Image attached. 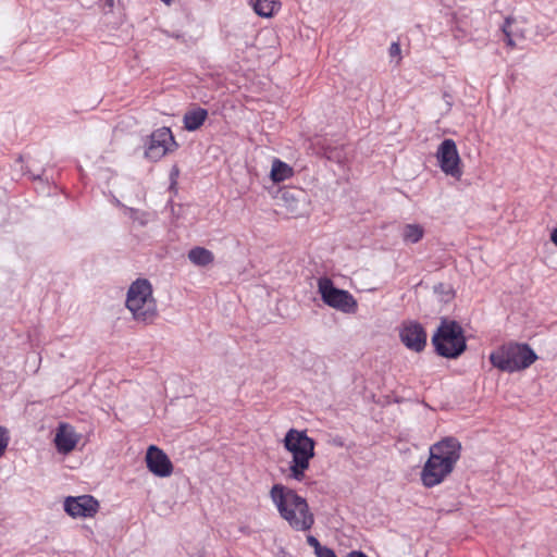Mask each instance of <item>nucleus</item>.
Wrapping results in <instances>:
<instances>
[{
    "label": "nucleus",
    "instance_id": "nucleus-1",
    "mask_svg": "<svg viewBox=\"0 0 557 557\" xmlns=\"http://www.w3.org/2000/svg\"><path fill=\"white\" fill-rule=\"evenodd\" d=\"M430 456L422 467L420 480L431 488L443 483L460 459L461 444L455 437H445L430 446Z\"/></svg>",
    "mask_w": 557,
    "mask_h": 557
},
{
    "label": "nucleus",
    "instance_id": "nucleus-2",
    "mask_svg": "<svg viewBox=\"0 0 557 557\" xmlns=\"http://www.w3.org/2000/svg\"><path fill=\"white\" fill-rule=\"evenodd\" d=\"M270 496L280 516L296 531H308L314 523V517L307 500L294 490L282 484H275Z\"/></svg>",
    "mask_w": 557,
    "mask_h": 557
},
{
    "label": "nucleus",
    "instance_id": "nucleus-3",
    "mask_svg": "<svg viewBox=\"0 0 557 557\" xmlns=\"http://www.w3.org/2000/svg\"><path fill=\"white\" fill-rule=\"evenodd\" d=\"M284 448L292 455L289 478L302 481L314 456V441L306 432L290 429L283 440Z\"/></svg>",
    "mask_w": 557,
    "mask_h": 557
},
{
    "label": "nucleus",
    "instance_id": "nucleus-4",
    "mask_svg": "<svg viewBox=\"0 0 557 557\" xmlns=\"http://www.w3.org/2000/svg\"><path fill=\"white\" fill-rule=\"evenodd\" d=\"M125 306L137 322L151 324L158 318L157 301L152 295V286L147 278H137L131 284Z\"/></svg>",
    "mask_w": 557,
    "mask_h": 557
},
{
    "label": "nucleus",
    "instance_id": "nucleus-5",
    "mask_svg": "<svg viewBox=\"0 0 557 557\" xmlns=\"http://www.w3.org/2000/svg\"><path fill=\"white\" fill-rule=\"evenodd\" d=\"M536 358L535 352L525 344H509L490 355V361L495 368L509 373L529 368Z\"/></svg>",
    "mask_w": 557,
    "mask_h": 557
},
{
    "label": "nucleus",
    "instance_id": "nucleus-6",
    "mask_svg": "<svg viewBox=\"0 0 557 557\" xmlns=\"http://www.w3.org/2000/svg\"><path fill=\"white\" fill-rule=\"evenodd\" d=\"M432 342L437 354L446 358H456L466 349L462 330L455 321H443Z\"/></svg>",
    "mask_w": 557,
    "mask_h": 557
},
{
    "label": "nucleus",
    "instance_id": "nucleus-7",
    "mask_svg": "<svg viewBox=\"0 0 557 557\" xmlns=\"http://www.w3.org/2000/svg\"><path fill=\"white\" fill-rule=\"evenodd\" d=\"M318 292L325 305L344 313H354L357 301L354 296L344 289L334 286L331 278L323 276L318 280Z\"/></svg>",
    "mask_w": 557,
    "mask_h": 557
},
{
    "label": "nucleus",
    "instance_id": "nucleus-8",
    "mask_svg": "<svg viewBox=\"0 0 557 557\" xmlns=\"http://www.w3.org/2000/svg\"><path fill=\"white\" fill-rule=\"evenodd\" d=\"M436 159L438 166L446 174L459 180L462 175L461 159L453 139H444L437 148Z\"/></svg>",
    "mask_w": 557,
    "mask_h": 557
},
{
    "label": "nucleus",
    "instance_id": "nucleus-9",
    "mask_svg": "<svg viewBox=\"0 0 557 557\" xmlns=\"http://www.w3.org/2000/svg\"><path fill=\"white\" fill-rule=\"evenodd\" d=\"M176 147L177 144L171 129L169 127H160L151 133L145 156L152 161H158Z\"/></svg>",
    "mask_w": 557,
    "mask_h": 557
},
{
    "label": "nucleus",
    "instance_id": "nucleus-10",
    "mask_svg": "<svg viewBox=\"0 0 557 557\" xmlns=\"http://www.w3.org/2000/svg\"><path fill=\"white\" fill-rule=\"evenodd\" d=\"M98 509L99 503L91 495L69 496L64 500V510L73 518H91Z\"/></svg>",
    "mask_w": 557,
    "mask_h": 557
},
{
    "label": "nucleus",
    "instance_id": "nucleus-11",
    "mask_svg": "<svg viewBox=\"0 0 557 557\" xmlns=\"http://www.w3.org/2000/svg\"><path fill=\"white\" fill-rule=\"evenodd\" d=\"M146 466L148 470L159 478H169L173 473V463L168 455L158 446L150 445L146 451Z\"/></svg>",
    "mask_w": 557,
    "mask_h": 557
},
{
    "label": "nucleus",
    "instance_id": "nucleus-12",
    "mask_svg": "<svg viewBox=\"0 0 557 557\" xmlns=\"http://www.w3.org/2000/svg\"><path fill=\"white\" fill-rule=\"evenodd\" d=\"M399 336L403 344L416 352L422 351L426 345V333L422 325L414 321L404 322Z\"/></svg>",
    "mask_w": 557,
    "mask_h": 557
},
{
    "label": "nucleus",
    "instance_id": "nucleus-13",
    "mask_svg": "<svg viewBox=\"0 0 557 557\" xmlns=\"http://www.w3.org/2000/svg\"><path fill=\"white\" fill-rule=\"evenodd\" d=\"M79 434L69 423H60L55 431L54 445L58 453L66 455L75 449L79 442Z\"/></svg>",
    "mask_w": 557,
    "mask_h": 557
},
{
    "label": "nucleus",
    "instance_id": "nucleus-14",
    "mask_svg": "<svg viewBox=\"0 0 557 557\" xmlns=\"http://www.w3.org/2000/svg\"><path fill=\"white\" fill-rule=\"evenodd\" d=\"M208 111L202 108H196L187 111L184 115V127L189 131L198 129L206 121Z\"/></svg>",
    "mask_w": 557,
    "mask_h": 557
},
{
    "label": "nucleus",
    "instance_id": "nucleus-15",
    "mask_svg": "<svg viewBox=\"0 0 557 557\" xmlns=\"http://www.w3.org/2000/svg\"><path fill=\"white\" fill-rule=\"evenodd\" d=\"M187 256L189 261L197 267H207L214 261L212 251L200 246L191 248Z\"/></svg>",
    "mask_w": 557,
    "mask_h": 557
},
{
    "label": "nucleus",
    "instance_id": "nucleus-16",
    "mask_svg": "<svg viewBox=\"0 0 557 557\" xmlns=\"http://www.w3.org/2000/svg\"><path fill=\"white\" fill-rule=\"evenodd\" d=\"M508 46L513 47L515 40L524 37V29L512 17H507L502 27Z\"/></svg>",
    "mask_w": 557,
    "mask_h": 557
},
{
    "label": "nucleus",
    "instance_id": "nucleus-17",
    "mask_svg": "<svg viewBox=\"0 0 557 557\" xmlns=\"http://www.w3.org/2000/svg\"><path fill=\"white\" fill-rule=\"evenodd\" d=\"M252 7L257 15L269 18L281 9V2L280 0H255Z\"/></svg>",
    "mask_w": 557,
    "mask_h": 557
},
{
    "label": "nucleus",
    "instance_id": "nucleus-18",
    "mask_svg": "<svg viewBox=\"0 0 557 557\" xmlns=\"http://www.w3.org/2000/svg\"><path fill=\"white\" fill-rule=\"evenodd\" d=\"M294 171L287 163L280 159H274L271 166L270 177L273 182L280 183L289 178Z\"/></svg>",
    "mask_w": 557,
    "mask_h": 557
},
{
    "label": "nucleus",
    "instance_id": "nucleus-19",
    "mask_svg": "<svg viewBox=\"0 0 557 557\" xmlns=\"http://www.w3.org/2000/svg\"><path fill=\"white\" fill-rule=\"evenodd\" d=\"M424 228L420 224H406L403 228L401 236L406 244H416L422 239Z\"/></svg>",
    "mask_w": 557,
    "mask_h": 557
},
{
    "label": "nucleus",
    "instance_id": "nucleus-20",
    "mask_svg": "<svg viewBox=\"0 0 557 557\" xmlns=\"http://www.w3.org/2000/svg\"><path fill=\"white\" fill-rule=\"evenodd\" d=\"M281 200L283 201L284 206L286 207L288 213H290L293 216H298L302 214L301 210V201L297 199L295 194L289 190H285L282 193Z\"/></svg>",
    "mask_w": 557,
    "mask_h": 557
},
{
    "label": "nucleus",
    "instance_id": "nucleus-21",
    "mask_svg": "<svg viewBox=\"0 0 557 557\" xmlns=\"http://www.w3.org/2000/svg\"><path fill=\"white\" fill-rule=\"evenodd\" d=\"M10 442L9 431L5 426H0V458L4 454Z\"/></svg>",
    "mask_w": 557,
    "mask_h": 557
},
{
    "label": "nucleus",
    "instance_id": "nucleus-22",
    "mask_svg": "<svg viewBox=\"0 0 557 557\" xmlns=\"http://www.w3.org/2000/svg\"><path fill=\"white\" fill-rule=\"evenodd\" d=\"M317 557H337L334 550L327 546H321L314 553Z\"/></svg>",
    "mask_w": 557,
    "mask_h": 557
},
{
    "label": "nucleus",
    "instance_id": "nucleus-23",
    "mask_svg": "<svg viewBox=\"0 0 557 557\" xmlns=\"http://www.w3.org/2000/svg\"><path fill=\"white\" fill-rule=\"evenodd\" d=\"M307 543L314 549V553L319 549V547L322 546L318 539L314 537L313 535L307 536Z\"/></svg>",
    "mask_w": 557,
    "mask_h": 557
},
{
    "label": "nucleus",
    "instance_id": "nucleus-24",
    "mask_svg": "<svg viewBox=\"0 0 557 557\" xmlns=\"http://www.w3.org/2000/svg\"><path fill=\"white\" fill-rule=\"evenodd\" d=\"M389 55L392 58L399 57L400 55V46L398 42H392L389 47Z\"/></svg>",
    "mask_w": 557,
    "mask_h": 557
},
{
    "label": "nucleus",
    "instance_id": "nucleus-25",
    "mask_svg": "<svg viewBox=\"0 0 557 557\" xmlns=\"http://www.w3.org/2000/svg\"><path fill=\"white\" fill-rule=\"evenodd\" d=\"M180 175V170L177 166H173L172 170H171V173H170V177H171V181L172 183H175V180Z\"/></svg>",
    "mask_w": 557,
    "mask_h": 557
},
{
    "label": "nucleus",
    "instance_id": "nucleus-26",
    "mask_svg": "<svg viewBox=\"0 0 557 557\" xmlns=\"http://www.w3.org/2000/svg\"><path fill=\"white\" fill-rule=\"evenodd\" d=\"M550 240L557 247V227L552 231Z\"/></svg>",
    "mask_w": 557,
    "mask_h": 557
}]
</instances>
